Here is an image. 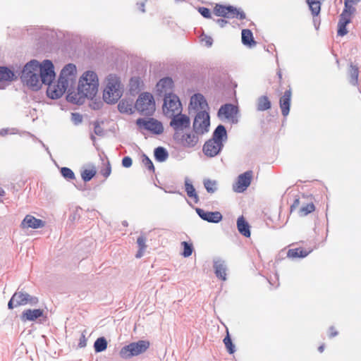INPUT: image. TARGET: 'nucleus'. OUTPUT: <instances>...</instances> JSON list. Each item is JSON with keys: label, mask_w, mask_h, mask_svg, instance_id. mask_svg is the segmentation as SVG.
Masks as SVG:
<instances>
[{"label": "nucleus", "mask_w": 361, "mask_h": 361, "mask_svg": "<svg viewBox=\"0 0 361 361\" xmlns=\"http://www.w3.org/2000/svg\"><path fill=\"white\" fill-rule=\"evenodd\" d=\"M98 90V78L93 71H86L80 79L78 93L68 94L67 99L69 102L78 104L83 98H93Z\"/></svg>", "instance_id": "obj_1"}, {"label": "nucleus", "mask_w": 361, "mask_h": 361, "mask_svg": "<svg viewBox=\"0 0 361 361\" xmlns=\"http://www.w3.org/2000/svg\"><path fill=\"white\" fill-rule=\"evenodd\" d=\"M227 140V133L224 126L219 125L213 133L212 137L203 145L202 151L208 157L218 155L224 147V142Z\"/></svg>", "instance_id": "obj_2"}, {"label": "nucleus", "mask_w": 361, "mask_h": 361, "mask_svg": "<svg viewBox=\"0 0 361 361\" xmlns=\"http://www.w3.org/2000/svg\"><path fill=\"white\" fill-rule=\"evenodd\" d=\"M39 63L37 61H31L23 68L22 79L27 86L33 90L40 87L41 78L39 73Z\"/></svg>", "instance_id": "obj_3"}, {"label": "nucleus", "mask_w": 361, "mask_h": 361, "mask_svg": "<svg viewBox=\"0 0 361 361\" xmlns=\"http://www.w3.org/2000/svg\"><path fill=\"white\" fill-rule=\"evenodd\" d=\"M121 82L115 75H109L103 92V99L108 104L116 103L121 97Z\"/></svg>", "instance_id": "obj_4"}, {"label": "nucleus", "mask_w": 361, "mask_h": 361, "mask_svg": "<svg viewBox=\"0 0 361 361\" xmlns=\"http://www.w3.org/2000/svg\"><path fill=\"white\" fill-rule=\"evenodd\" d=\"M360 0H345V8L340 16L338 23V35L344 36L348 33L346 25L350 23L352 15L355 11L353 4H357Z\"/></svg>", "instance_id": "obj_5"}, {"label": "nucleus", "mask_w": 361, "mask_h": 361, "mask_svg": "<svg viewBox=\"0 0 361 361\" xmlns=\"http://www.w3.org/2000/svg\"><path fill=\"white\" fill-rule=\"evenodd\" d=\"M149 345L150 343L148 341L141 340L137 342H133L123 347L119 352V355L123 359H128L145 353L149 348Z\"/></svg>", "instance_id": "obj_6"}, {"label": "nucleus", "mask_w": 361, "mask_h": 361, "mask_svg": "<svg viewBox=\"0 0 361 361\" xmlns=\"http://www.w3.org/2000/svg\"><path fill=\"white\" fill-rule=\"evenodd\" d=\"M140 131H149L154 135H160L164 132L162 123L154 118H138L136 121Z\"/></svg>", "instance_id": "obj_7"}, {"label": "nucleus", "mask_w": 361, "mask_h": 361, "mask_svg": "<svg viewBox=\"0 0 361 361\" xmlns=\"http://www.w3.org/2000/svg\"><path fill=\"white\" fill-rule=\"evenodd\" d=\"M213 12L215 16L226 18H235L240 20L245 18V13L233 6H225L216 4L214 8Z\"/></svg>", "instance_id": "obj_8"}, {"label": "nucleus", "mask_w": 361, "mask_h": 361, "mask_svg": "<svg viewBox=\"0 0 361 361\" xmlns=\"http://www.w3.org/2000/svg\"><path fill=\"white\" fill-rule=\"evenodd\" d=\"M135 108L143 114H152L155 110V102L152 94L148 92L142 93L136 101Z\"/></svg>", "instance_id": "obj_9"}, {"label": "nucleus", "mask_w": 361, "mask_h": 361, "mask_svg": "<svg viewBox=\"0 0 361 361\" xmlns=\"http://www.w3.org/2000/svg\"><path fill=\"white\" fill-rule=\"evenodd\" d=\"M177 144L184 148H193L199 142L198 133L194 131H184L173 137Z\"/></svg>", "instance_id": "obj_10"}, {"label": "nucleus", "mask_w": 361, "mask_h": 361, "mask_svg": "<svg viewBox=\"0 0 361 361\" xmlns=\"http://www.w3.org/2000/svg\"><path fill=\"white\" fill-rule=\"evenodd\" d=\"M163 110L165 114L169 117L180 114L182 110L181 103L176 95H166L164 98Z\"/></svg>", "instance_id": "obj_11"}, {"label": "nucleus", "mask_w": 361, "mask_h": 361, "mask_svg": "<svg viewBox=\"0 0 361 361\" xmlns=\"http://www.w3.org/2000/svg\"><path fill=\"white\" fill-rule=\"evenodd\" d=\"M170 126L174 130V137L177 135L178 133H181L190 128V120L187 115L178 114L176 116H171Z\"/></svg>", "instance_id": "obj_12"}, {"label": "nucleus", "mask_w": 361, "mask_h": 361, "mask_svg": "<svg viewBox=\"0 0 361 361\" xmlns=\"http://www.w3.org/2000/svg\"><path fill=\"white\" fill-rule=\"evenodd\" d=\"M210 121L209 115L206 111H200L195 116L193 122V130L202 135L209 131Z\"/></svg>", "instance_id": "obj_13"}, {"label": "nucleus", "mask_w": 361, "mask_h": 361, "mask_svg": "<svg viewBox=\"0 0 361 361\" xmlns=\"http://www.w3.org/2000/svg\"><path fill=\"white\" fill-rule=\"evenodd\" d=\"M39 73L44 84L49 85L55 78L54 65L51 61L45 60L42 64L39 63Z\"/></svg>", "instance_id": "obj_14"}, {"label": "nucleus", "mask_w": 361, "mask_h": 361, "mask_svg": "<svg viewBox=\"0 0 361 361\" xmlns=\"http://www.w3.org/2000/svg\"><path fill=\"white\" fill-rule=\"evenodd\" d=\"M68 86V82L66 80L59 78L57 83L48 85L47 96L53 99L60 98L66 92Z\"/></svg>", "instance_id": "obj_15"}, {"label": "nucleus", "mask_w": 361, "mask_h": 361, "mask_svg": "<svg viewBox=\"0 0 361 361\" xmlns=\"http://www.w3.org/2000/svg\"><path fill=\"white\" fill-rule=\"evenodd\" d=\"M252 177L253 172L252 171H247L240 174L233 185L234 191L236 192H244L250 185Z\"/></svg>", "instance_id": "obj_16"}, {"label": "nucleus", "mask_w": 361, "mask_h": 361, "mask_svg": "<svg viewBox=\"0 0 361 361\" xmlns=\"http://www.w3.org/2000/svg\"><path fill=\"white\" fill-rule=\"evenodd\" d=\"M238 107L231 104H226L221 106L218 115L220 118L227 119L232 123H237Z\"/></svg>", "instance_id": "obj_17"}, {"label": "nucleus", "mask_w": 361, "mask_h": 361, "mask_svg": "<svg viewBox=\"0 0 361 361\" xmlns=\"http://www.w3.org/2000/svg\"><path fill=\"white\" fill-rule=\"evenodd\" d=\"M292 97V90L289 87L283 94L279 99V106L281 114L284 117H286L290 112V107Z\"/></svg>", "instance_id": "obj_18"}, {"label": "nucleus", "mask_w": 361, "mask_h": 361, "mask_svg": "<svg viewBox=\"0 0 361 361\" xmlns=\"http://www.w3.org/2000/svg\"><path fill=\"white\" fill-rule=\"evenodd\" d=\"M12 297L16 301V307L25 305L27 304L35 305L38 302L37 298L31 297L28 293L21 291L15 293Z\"/></svg>", "instance_id": "obj_19"}, {"label": "nucleus", "mask_w": 361, "mask_h": 361, "mask_svg": "<svg viewBox=\"0 0 361 361\" xmlns=\"http://www.w3.org/2000/svg\"><path fill=\"white\" fill-rule=\"evenodd\" d=\"M45 225L44 221L35 216L27 214L20 224V227L25 228H39L44 227Z\"/></svg>", "instance_id": "obj_20"}, {"label": "nucleus", "mask_w": 361, "mask_h": 361, "mask_svg": "<svg viewBox=\"0 0 361 361\" xmlns=\"http://www.w3.org/2000/svg\"><path fill=\"white\" fill-rule=\"evenodd\" d=\"M197 213L203 219L208 222L218 223L222 219L219 212H207L202 209H197Z\"/></svg>", "instance_id": "obj_21"}, {"label": "nucleus", "mask_w": 361, "mask_h": 361, "mask_svg": "<svg viewBox=\"0 0 361 361\" xmlns=\"http://www.w3.org/2000/svg\"><path fill=\"white\" fill-rule=\"evenodd\" d=\"M44 312L42 309H27L24 310L21 314V319L23 322H33L44 317Z\"/></svg>", "instance_id": "obj_22"}, {"label": "nucleus", "mask_w": 361, "mask_h": 361, "mask_svg": "<svg viewBox=\"0 0 361 361\" xmlns=\"http://www.w3.org/2000/svg\"><path fill=\"white\" fill-rule=\"evenodd\" d=\"M190 106L195 110L205 111L207 103L203 95L195 94L190 99Z\"/></svg>", "instance_id": "obj_23"}, {"label": "nucleus", "mask_w": 361, "mask_h": 361, "mask_svg": "<svg viewBox=\"0 0 361 361\" xmlns=\"http://www.w3.org/2000/svg\"><path fill=\"white\" fill-rule=\"evenodd\" d=\"M15 79L14 73L7 67L0 66V88Z\"/></svg>", "instance_id": "obj_24"}, {"label": "nucleus", "mask_w": 361, "mask_h": 361, "mask_svg": "<svg viewBox=\"0 0 361 361\" xmlns=\"http://www.w3.org/2000/svg\"><path fill=\"white\" fill-rule=\"evenodd\" d=\"M76 73V67L72 63L66 65L62 70L59 76V79L66 80H73Z\"/></svg>", "instance_id": "obj_25"}, {"label": "nucleus", "mask_w": 361, "mask_h": 361, "mask_svg": "<svg viewBox=\"0 0 361 361\" xmlns=\"http://www.w3.org/2000/svg\"><path fill=\"white\" fill-rule=\"evenodd\" d=\"M312 251V250L310 248L304 247L289 249L287 252V257L291 259L303 258L307 257Z\"/></svg>", "instance_id": "obj_26"}, {"label": "nucleus", "mask_w": 361, "mask_h": 361, "mask_svg": "<svg viewBox=\"0 0 361 361\" xmlns=\"http://www.w3.org/2000/svg\"><path fill=\"white\" fill-rule=\"evenodd\" d=\"M173 82L170 78L161 79L157 84V89L160 93L166 94L173 88Z\"/></svg>", "instance_id": "obj_27"}, {"label": "nucleus", "mask_w": 361, "mask_h": 361, "mask_svg": "<svg viewBox=\"0 0 361 361\" xmlns=\"http://www.w3.org/2000/svg\"><path fill=\"white\" fill-rule=\"evenodd\" d=\"M237 228L239 233L245 237L250 236V226L245 221L243 216L238 217L237 220Z\"/></svg>", "instance_id": "obj_28"}, {"label": "nucleus", "mask_w": 361, "mask_h": 361, "mask_svg": "<svg viewBox=\"0 0 361 361\" xmlns=\"http://www.w3.org/2000/svg\"><path fill=\"white\" fill-rule=\"evenodd\" d=\"M242 42L250 47L256 45L257 43L254 40L253 35L250 30L243 29L242 30Z\"/></svg>", "instance_id": "obj_29"}, {"label": "nucleus", "mask_w": 361, "mask_h": 361, "mask_svg": "<svg viewBox=\"0 0 361 361\" xmlns=\"http://www.w3.org/2000/svg\"><path fill=\"white\" fill-rule=\"evenodd\" d=\"M271 102L267 96H261L257 101V109L258 111H263L271 108Z\"/></svg>", "instance_id": "obj_30"}, {"label": "nucleus", "mask_w": 361, "mask_h": 361, "mask_svg": "<svg viewBox=\"0 0 361 361\" xmlns=\"http://www.w3.org/2000/svg\"><path fill=\"white\" fill-rule=\"evenodd\" d=\"M146 241L147 239L145 236L141 235L138 237L137 240V243L139 247V250L135 255L137 258H140L143 256L144 252L147 248Z\"/></svg>", "instance_id": "obj_31"}, {"label": "nucleus", "mask_w": 361, "mask_h": 361, "mask_svg": "<svg viewBox=\"0 0 361 361\" xmlns=\"http://www.w3.org/2000/svg\"><path fill=\"white\" fill-rule=\"evenodd\" d=\"M215 274L218 278L225 281L226 279V273L225 266L220 262H216L214 264Z\"/></svg>", "instance_id": "obj_32"}, {"label": "nucleus", "mask_w": 361, "mask_h": 361, "mask_svg": "<svg viewBox=\"0 0 361 361\" xmlns=\"http://www.w3.org/2000/svg\"><path fill=\"white\" fill-rule=\"evenodd\" d=\"M307 3L311 10L313 16H317L321 10V3L319 0H307Z\"/></svg>", "instance_id": "obj_33"}, {"label": "nucleus", "mask_w": 361, "mask_h": 361, "mask_svg": "<svg viewBox=\"0 0 361 361\" xmlns=\"http://www.w3.org/2000/svg\"><path fill=\"white\" fill-rule=\"evenodd\" d=\"M185 188L188 196L190 198H192L194 202L197 203L198 202V196L193 185L189 182L185 181Z\"/></svg>", "instance_id": "obj_34"}, {"label": "nucleus", "mask_w": 361, "mask_h": 361, "mask_svg": "<svg viewBox=\"0 0 361 361\" xmlns=\"http://www.w3.org/2000/svg\"><path fill=\"white\" fill-rule=\"evenodd\" d=\"M94 350L97 353L105 350L107 348V342L104 337L99 338L94 344Z\"/></svg>", "instance_id": "obj_35"}, {"label": "nucleus", "mask_w": 361, "mask_h": 361, "mask_svg": "<svg viewBox=\"0 0 361 361\" xmlns=\"http://www.w3.org/2000/svg\"><path fill=\"white\" fill-rule=\"evenodd\" d=\"M154 157L158 161H164L167 159L168 153L164 147H159L154 150Z\"/></svg>", "instance_id": "obj_36"}, {"label": "nucleus", "mask_w": 361, "mask_h": 361, "mask_svg": "<svg viewBox=\"0 0 361 361\" xmlns=\"http://www.w3.org/2000/svg\"><path fill=\"white\" fill-rule=\"evenodd\" d=\"M315 210V206L313 202L307 203V204L302 206L300 209V215L302 216H307V214L313 212Z\"/></svg>", "instance_id": "obj_37"}, {"label": "nucleus", "mask_w": 361, "mask_h": 361, "mask_svg": "<svg viewBox=\"0 0 361 361\" xmlns=\"http://www.w3.org/2000/svg\"><path fill=\"white\" fill-rule=\"evenodd\" d=\"M181 245L183 247V251L182 252V255L184 257H188L191 256V255L193 252V250H194L192 243L183 241L181 243Z\"/></svg>", "instance_id": "obj_38"}, {"label": "nucleus", "mask_w": 361, "mask_h": 361, "mask_svg": "<svg viewBox=\"0 0 361 361\" xmlns=\"http://www.w3.org/2000/svg\"><path fill=\"white\" fill-rule=\"evenodd\" d=\"M223 341H224V343L227 349V351L230 354H233L235 352V346L231 341V337L229 336V333L228 331H227V335L224 338Z\"/></svg>", "instance_id": "obj_39"}, {"label": "nucleus", "mask_w": 361, "mask_h": 361, "mask_svg": "<svg viewBox=\"0 0 361 361\" xmlns=\"http://www.w3.org/2000/svg\"><path fill=\"white\" fill-rule=\"evenodd\" d=\"M350 77H351V82L353 85L357 84L358 75H359L358 68L355 66L350 65Z\"/></svg>", "instance_id": "obj_40"}, {"label": "nucleus", "mask_w": 361, "mask_h": 361, "mask_svg": "<svg viewBox=\"0 0 361 361\" xmlns=\"http://www.w3.org/2000/svg\"><path fill=\"white\" fill-rule=\"evenodd\" d=\"M96 174L94 169H85L82 173L81 176L84 181L87 182L90 180Z\"/></svg>", "instance_id": "obj_41"}, {"label": "nucleus", "mask_w": 361, "mask_h": 361, "mask_svg": "<svg viewBox=\"0 0 361 361\" xmlns=\"http://www.w3.org/2000/svg\"><path fill=\"white\" fill-rule=\"evenodd\" d=\"M142 164L152 172L154 171V166L151 159L146 155H142Z\"/></svg>", "instance_id": "obj_42"}, {"label": "nucleus", "mask_w": 361, "mask_h": 361, "mask_svg": "<svg viewBox=\"0 0 361 361\" xmlns=\"http://www.w3.org/2000/svg\"><path fill=\"white\" fill-rule=\"evenodd\" d=\"M204 185L206 190L210 193L214 192L216 190V183L214 180L209 179L205 180L204 181Z\"/></svg>", "instance_id": "obj_43"}, {"label": "nucleus", "mask_w": 361, "mask_h": 361, "mask_svg": "<svg viewBox=\"0 0 361 361\" xmlns=\"http://www.w3.org/2000/svg\"><path fill=\"white\" fill-rule=\"evenodd\" d=\"M61 175L68 180H73L75 179V174L73 171L67 167H63L61 169Z\"/></svg>", "instance_id": "obj_44"}, {"label": "nucleus", "mask_w": 361, "mask_h": 361, "mask_svg": "<svg viewBox=\"0 0 361 361\" xmlns=\"http://www.w3.org/2000/svg\"><path fill=\"white\" fill-rule=\"evenodd\" d=\"M100 173L105 178L110 176L111 173V166L109 161H107V163L104 165L103 168L100 171Z\"/></svg>", "instance_id": "obj_45"}, {"label": "nucleus", "mask_w": 361, "mask_h": 361, "mask_svg": "<svg viewBox=\"0 0 361 361\" xmlns=\"http://www.w3.org/2000/svg\"><path fill=\"white\" fill-rule=\"evenodd\" d=\"M201 41L204 43L207 47H211L213 43V39L211 37L202 35L201 36Z\"/></svg>", "instance_id": "obj_46"}, {"label": "nucleus", "mask_w": 361, "mask_h": 361, "mask_svg": "<svg viewBox=\"0 0 361 361\" xmlns=\"http://www.w3.org/2000/svg\"><path fill=\"white\" fill-rule=\"evenodd\" d=\"M199 12L201 13L202 16L207 18H211V12L210 10L205 7H200L198 9Z\"/></svg>", "instance_id": "obj_47"}, {"label": "nucleus", "mask_w": 361, "mask_h": 361, "mask_svg": "<svg viewBox=\"0 0 361 361\" xmlns=\"http://www.w3.org/2000/svg\"><path fill=\"white\" fill-rule=\"evenodd\" d=\"M133 164V160L130 157H125L122 159V166L125 168H129Z\"/></svg>", "instance_id": "obj_48"}, {"label": "nucleus", "mask_w": 361, "mask_h": 361, "mask_svg": "<svg viewBox=\"0 0 361 361\" xmlns=\"http://www.w3.org/2000/svg\"><path fill=\"white\" fill-rule=\"evenodd\" d=\"M94 133L97 135H102L103 133V130L100 127L99 124L98 123H94Z\"/></svg>", "instance_id": "obj_49"}, {"label": "nucleus", "mask_w": 361, "mask_h": 361, "mask_svg": "<svg viewBox=\"0 0 361 361\" xmlns=\"http://www.w3.org/2000/svg\"><path fill=\"white\" fill-rule=\"evenodd\" d=\"M338 334V332L334 326H331L329 330V336L333 338Z\"/></svg>", "instance_id": "obj_50"}, {"label": "nucleus", "mask_w": 361, "mask_h": 361, "mask_svg": "<svg viewBox=\"0 0 361 361\" xmlns=\"http://www.w3.org/2000/svg\"><path fill=\"white\" fill-rule=\"evenodd\" d=\"M300 204V200L295 199L293 203V204L290 206V212H292L295 208H297Z\"/></svg>", "instance_id": "obj_51"}, {"label": "nucleus", "mask_w": 361, "mask_h": 361, "mask_svg": "<svg viewBox=\"0 0 361 361\" xmlns=\"http://www.w3.org/2000/svg\"><path fill=\"white\" fill-rule=\"evenodd\" d=\"M216 23L219 25V27H224L228 23V21L224 19H218L216 20Z\"/></svg>", "instance_id": "obj_52"}, {"label": "nucleus", "mask_w": 361, "mask_h": 361, "mask_svg": "<svg viewBox=\"0 0 361 361\" xmlns=\"http://www.w3.org/2000/svg\"><path fill=\"white\" fill-rule=\"evenodd\" d=\"M124 105H125V102H121L118 104V106L119 111L121 112H126L127 111V109L125 108Z\"/></svg>", "instance_id": "obj_53"}, {"label": "nucleus", "mask_w": 361, "mask_h": 361, "mask_svg": "<svg viewBox=\"0 0 361 361\" xmlns=\"http://www.w3.org/2000/svg\"><path fill=\"white\" fill-rule=\"evenodd\" d=\"M15 304H16V301H15V300H13V298L12 297L8 303V307L9 309L12 310V309H13L14 307H16Z\"/></svg>", "instance_id": "obj_54"}, {"label": "nucleus", "mask_w": 361, "mask_h": 361, "mask_svg": "<svg viewBox=\"0 0 361 361\" xmlns=\"http://www.w3.org/2000/svg\"><path fill=\"white\" fill-rule=\"evenodd\" d=\"M324 344H322L319 348H318V350L320 352V353H322L324 350Z\"/></svg>", "instance_id": "obj_55"}, {"label": "nucleus", "mask_w": 361, "mask_h": 361, "mask_svg": "<svg viewBox=\"0 0 361 361\" xmlns=\"http://www.w3.org/2000/svg\"><path fill=\"white\" fill-rule=\"evenodd\" d=\"M277 75L279 76V81L281 82V80H282V73H281V71L280 70L277 72Z\"/></svg>", "instance_id": "obj_56"}, {"label": "nucleus", "mask_w": 361, "mask_h": 361, "mask_svg": "<svg viewBox=\"0 0 361 361\" xmlns=\"http://www.w3.org/2000/svg\"><path fill=\"white\" fill-rule=\"evenodd\" d=\"M5 195V191L2 189L0 190V196H4Z\"/></svg>", "instance_id": "obj_57"}, {"label": "nucleus", "mask_w": 361, "mask_h": 361, "mask_svg": "<svg viewBox=\"0 0 361 361\" xmlns=\"http://www.w3.org/2000/svg\"><path fill=\"white\" fill-rule=\"evenodd\" d=\"M92 140H94V139H95V137H94V135H92Z\"/></svg>", "instance_id": "obj_58"}]
</instances>
